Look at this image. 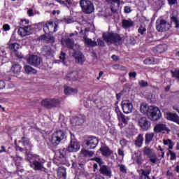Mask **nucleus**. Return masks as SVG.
<instances>
[{
	"label": "nucleus",
	"instance_id": "1",
	"mask_svg": "<svg viewBox=\"0 0 179 179\" xmlns=\"http://www.w3.org/2000/svg\"><path fill=\"white\" fill-rule=\"evenodd\" d=\"M30 20L27 19H21L19 22V27L17 29V34L21 37H26V36H30L31 33V25L29 24Z\"/></svg>",
	"mask_w": 179,
	"mask_h": 179
},
{
	"label": "nucleus",
	"instance_id": "2",
	"mask_svg": "<svg viewBox=\"0 0 179 179\" xmlns=\"http://www.w3.org/2000/svg\"><path fill=\"white\" fill-rule=\"evenodd\" d=\"M102 37L104 41L108 44H115L116 45H121V44H122V37L117 33H103Z\"/></svg>",
	"mask_w": 179,
	"mask_h": 179
},
{
	"label": "nucleus",
	"instance_id": "3",
	"mask_svg": "<svg viewBox=\"0 0 179 179\" xmlns=\"http://www.w3.org/2000/svg\"><path fill=\"white\" fill-rule=\"evenodd\" d=\"M31 167L35 171H43V173H48L46 168L44 167V163H45V160L41 159L40 156L37 155L36 157V159L32 162H30Z\"/></svg>",
	"mask_w": 179,
	"mask_h": 179
},
{
	"label": "nucleus",
	"instance_id": "4",
	"mask_svg": "<svg viewBox=\"0 0 179 179\" xmlns=\"http://www.w3.org/2000/svg\"><path fill=\"white\" fill-rule=\"evenodd\" d=\"M147 117L151 121H159L162 118V112L157 106H148Z\"/></svg>",
	"mask_w": 179,
	"mask_h": 179
},
{
	"label": "nucleus",
	"instance_id": "5",
	"mask_svg": "<svg viewBox=\"0 0 179 179\" xmlns=\"http://www.w3.org/2000/svg\"><path fill=\"white\" fill-rule=\"evenodd\" d=\"M41 106L45 108H55L61 106V101L58 99L46 98L41 101Z\"/></svg>",
	"mask_w": 179,
	"mask_h": 179
},
{
	"label": "nucleus",
	"instance_id": "6",
	"mask_svg": "<svg viewBox=\"0 0 179 179\" xmlns=\"http://www.w3.org/2000/svg\"><path fill=\"white\" fill-rule=\"evenodd\" d=\"M80 6L85 15H90L94 12V5L90 0H80Z\"/></svg>",
	"mask_w": 179,
	"mask_h": 179
},
{
	"label": "nucleus",
	"instance_id": "7",
	"mask_svg": "<svg viewBox=\"0 0 179 179\" xmlns=\"http://www.w3.org/2000/svg\"><path fill=\"white\" fill-rule=\"evenodd\" d=\"M64 139H65V133L64 131L57 130L52 134L50 142L53 146H58Z\"/></svg>",
	"mask_w": 179,
	"mask_h": 179
},
{
	"label": "nucleus",
	"instance_id": "8",
	"mask_svg": "<svg viewBox=\"0 0 179 179\" xmlns=\"http://www.w3.org/2000/svg\"><path fill=\"white\" fill-rule=\"evenodd\" d=\"M155 26L157 30L159 33H163V31H169V30H170L171 28V24L164 19H157L155 22Z\"/></svg>",
	"mask_w": 179,
	"mask_h": 179
},
{
	"label": "nucleus",
	"instance_id": "9",
	"mask_svg": "<svg viewBox=\"0 0 179 179\" xmlns=\"http://www.w3.org/2000/svg\"><path fill=\"white\" fill-rule=\"evenodd\" d=\"M138 127H140L141 131L146 132V131H149L152 128V122L145 117H143L138 120Z\"/></svg>",
	"mask_w": 179,
	"mask_h": 179
},
{
	"label": "nucleus",
	"instance_id": "10",
	"mask_svg": "<svg viewBox=\"0 0 179 179\" xmlns=\"http://www.w3.org/2000/svg\"><path fill=\"white\" fill-rule=\"evenodd\" d=\"M143 154L145 156H148L149 157L150 163H152V164H156V163H157V156L156 154L153 153V150L150 149V148L148 146L144 147Z\"/></svg>",
	"mask_w": 179,
	"mask_h": 179
},
{
	"label": "nucleus",
	"instance_id": "11",
	"mask_svg": "<svg viewBox=\"0 0 179 179\" xmlns=\"http://www.w3.org/2000/svg\"><path fill=\"white\" fill-rule=\"evenodd\" d=\"M85 145L87 149H95L99 145V139L94 136H90L85 141Z\"/></svg>",
	"mask_w": 179,
	"mask_h": 179
},
{
	"label": "nucleus",
	"instance_id": "12",
	"mask_svg": "<svg viewBox=\"0 0 179 179\" xmlns=\"http://www.w3.org/2000/svg\"><path fill=\"white\" fill-rule=\"evenodd\" d=\"M27 62H28L29 65L38 68V66H40V64L43 62V59L37 55H31L27 58Z\"/></svg>",
	"mask_w": 179,
	"mask_h": 179
},
{
	"label": "nucleus",
	"instance_id": "13",
	"mask_svg": "<svg viewBox=\"0 0 179 179\" xmlns=\"http://www.w3.org/2000/svg\"><path fill=\"white\" fill-rule=\"evenodd\" d=\"M50 27L51 29L53 28V31L55 33L57 31V29H58V22H55L53 21H50L46 22L43 25V31L46 34H48V33H51V31H50Z\"/></svg>",
	"mask_w": 179,
	"mask_h": 179
},
{
	"label": "nucleus",
	"instance_id": "14",
	"mask_svg": "<svg viewBox=\"0 0 179 179\" xmlns=\"http://www.w3.org/2000/svg\"><path fill=\"white\" fill-rule=\"evenodd\" d=\"M122 110L124 114H130L134 110V105L129 101H122Z\"/></svg>",
	"mask_w": 179,
	"mask_h": 179
},
{
	"label": "nucleus",
	"instance_id": "15",
	"mask_svg": "<svg viewBox=\"0 0 179 179\" xmlns=\"http://www.w3.org/2000/svg\"><path fill=\"white\" fill-rule=\"evenodd\" d=\"M67 149L70 153L79 152L80 149V145L78 143V141H71L69 145L67 147Z\"/></svg>",
	"mask_w": 179,
	"mask_h": 179
},
{
	"label": "nucleus",
	"instance_id": "16",
	"mask_svg": "<svg viewBox=\"0 0 179 179\" xmlns=\"http://www.w3.org/2000/svg\"><path fill=\"white\" fill-rule=\"evenodd\" d=\"M79 78V72L78 71H69L66 73L65 79L66 80H71L75 82Z\"/></svg>",
	"mask_w": 179,
	"mask_h": 179
},
{
	"label": "nucleus",
	"instance_id": "17",
	"mask_svg": "<svg viewBox=\"0 0 179 179\" xmlns=\"http://www.w3.org/2000/svg\"><path fill=\"white\" fill-rule=\"evenodd\" d=\"M58 151L59 159H64V162H67L69 156H71V152L68 150V148H60Z\"/></svg>",
	"mask_w": 179,
	"mask_h": 179
},
{
	"label": "nucleus",
	"instance_id": "18",
	"mask_svg": "<svg viewBox=\"0 0 179 179\" xmlns=\"http://www.w3.org/2000/svg\"><path fill=\"white\" fill-rule=\"evenodd\" d=\"M99 173L100 174H102V176H105L106 177H109V178H111L113 172L111 171V169L107 165H102L100 166Z\"/></svg>",
	"mask_w": 179,
	"mask_h": 179
},
{
	"label": "nucleus",
	"instance_id": "19",
	"mask_svg": "<svg viewBox=\"0 0 179 179\" xmlns=\"http://www.w3.org/2000/svg\"><path fill=\"white\" fill-rule=\"evenodd\" d=\"M144 65H157L160 64V59L155 57H150L143 60Z\"/></svg>",
	"mask_w": 179,
	"mask_h": 179
},
{
	"label": "nucleus",
	"instance_id": "20",
	"mask_svg": "<svg viewBox=\"0 0 179 179\" xmlns=\"http://www.w3.org/2000/svg\"><path fill=\"white\" fill-rule=\"evenodd\" d=\"M102 156L105 157H109L111 155H114V151L111 150L107 145L101 146L99 149Z\"/></svg>",
	"mask_w": 179,
	"mask_h": 179
},
{
	"label": "nucleus",
	"instance_id": "21",
	"mask_svg": "<svg viewBox=\"0 0 179 179\" xmlns=\"http://www.w3.org/2000/svg\"><path fill=\"white\" fill-rule=\"evenodd\" d=\"M117 119L120 122L119 127H120V128H124L125 125L128 124V122L129 121V117H128L127 116H125V115H124L123 113H122V115L118 116Z\"/></svg>",
	"mask_w": 179,
	"mask_h": 179
},
{
	"label": "nucleus",
	"instance_id": "22",
	"mask_svg": "<svg viewBox=\"0 0 179 179\" xmlns=\"http://www.w3.org/2000/svg\"><path fill=\"white\" fill-rule=\"evenodd\" d=\"M162 131H166V132H170V129L164 124H157L154 127V132H156V134L162 132Z\"/></svg>",
	"mask_w": 179,
	"mask_h": 179
},
{
	"label": "nucleus",
	"instance_id": "23",
	"mask_svg": "<svg viewBox=\"0 0 179 179\" xmlns=\"http://www.w3.org/2000/svg\"><path fill=\"white\" fill-rule=\"evenodd\" d=\"M166 120H168V121L176 122V124L179 125V116L177 115V113H173L170 112L166 113Z\"/></svg>",
	"mask_w": 179,
	"mask_h": 179
},
{
	"label": "nucleus",
	"instance_id": "24",
	"mask_svg": "<svg viewBox=\"0 0 179 179\" xmlns=\"http://www.w3.org/2000/svg\"><path fill=\"white\" fill-rule=\"evenodd\" d=\"M73 57V58H75L76 62H78V64H80L81 65H83L85 62V56L81 52H74Z\"/></svg>",
	"mask_w": 179,
	"mask_h": 179
},
{
	"label": "nucleus",
	"instance_id": "25",
	"mask_svg": "<svg viewBox=\"0 0 179 179\" xmlns=\"http://www.w3.org/2000/svg\"><path fill=\"white\" fill-rule=\"evenodd\" d=\"M10 71L15 75H19L22 72V66L17 62H13L11 66Z\"/></svg>",
	"mask_w": 179,
	"mask_h": 179
},
{
	"label": "nucleus",
	"instance_id": "26",
	"mask_svg": "<svg viewBox=\"0 0 179 179\" xmlns=\"http://www.w3.org/2000/svg\"><path fill=\"white\" fill-rule=\"evenodd\" d=\"M52 54V49L50 45H44L41 48V55L43 57H50Z\"/></svg>",
	"mask_w": 179,
	"mask_h": 179
},
{
	"label": "nucleus",
	"instance_id": "27",
	"mask_svg": "<svg viewBox=\"0 0 179 179\" xmlns=\"http://www.w3.org/2000/svg\"><path fill=\"white\" fill-rule=\"evenodd\" d=\"M13 161L15 163V166L17 169H22L23 167V158L16 155L13 157Z\"/></svg>",
	"mask_w": 179,
	"mask_h": 179
},
{
	"label": "nucleus",
	"instance_id": "28",
	"mask_svg": "<svg viewBox=\"0 0 179 179\" xmlns=\"http://www.w3.org/2000/svg\"><path fill=\"white\" fill-rule=\"evenodd\" d=\"M62 44H66L67 48L69 50H73V45L75 44V42L73 38H67V39H62Z\"/></svg>",
	"mask_w": 179,
	"mask_h": 179
},
{
	"label": "nucleus",
	"instance_id": "29",
	"mask_svg": "<svg viewBox=\"0 0 179 179\" xmlns=\"http://www.w3.org/2000/svg\"><path fill=\"white\" fill-rule=\"evenodd\" d=\"M143 134H138V136L136 138V140L134 141V145L136 148H142V145H143Z\"/></svg>",
	"mask_w": 179,
	"mask_h": 179
},
{
	"label": "nucleus",
	"instance_id": "30",
	"mask_svg": "<svg viewBox=\"0 0 179 179\" xmlns=\"http://www.w3.org/2000/svg\"><path fill=\"white\" fill-rule=\"evenodd\" d=\"M57 177L59 179H66V168H60L57 171Z\"/></svg>",
	"mask_w": 179,
	"mask_h": 179
},
{
	"label": "nucleus",
	"instance_id": "31",
	"mask_svg": "<svg viewBox=\"0 0 179 179\" xmlns=\"http://www.w3.org/2000/svg\"><path fill=\"white\" fill-rule=\"evenodd\" d=\"M8 48L9 50H10L11 51H13V52H17V50H19V48L20 47V45L17 43H10L8 42Z\"/></svg>",
	"mask_w": 179,
	"mask_h": 179
},
{
	"label": "nucleus",
	"instance_id": "32",
	"mask_svg": "<svg viewBox=\"0 0 179 179\" xmlns=\"http://www.w3.org/2000/svg\"><path fill=\"white\" fill-rule=\"evenodd\" d=\"M64 94H66V96H69L71 94H77L78 90L70 87H66L64 88Z\"/></svg>",
	"mask_w": 179,
	"mask_h": 179
},
{
	"label": "nucleus",
	"instance_id": "33",
	"mask_svg": "<svg viewBox=\"0 0 179 179\" xmlns=\"http://www.w3.org/2000/svg\"><path fill=\"white\" fill-rule=\"evenodd\" d=\"M155 138V133H147L145 135V145H149Z\"/></svg>",
	"mask_w": 179,
	"mask_h": 179
},
{
	"label": "nucleus",
	"instance_id": "34",
	"mask_svg": "<svg viewBox=\"0 0 179 179\" xmlns=\"http://www.w3.org/2000/svg\"><path fill=\"white\" fill-rule=\"evenodd\" d=\"M84 43L86 45H88V47H97V42L89 38H84Z\"/></svg>",
	"mask_w": 179,
	"mask_h": 179
},
{
	"label": "nucleus",
	"instance_id": "35",
	"mask_svg": "<svg viewBox=\"0 0 179 179\" xmlns=\"http://www.w3.org/2000/svg\"><path fill=\"white\" fill-rule=\"evenodd\" d=\"M20 143H22V146H30L31 142H30V138L23 136L21 138V141H19Z\"/></svg>",
	"mask_w": 179,
	"mask_h": 179
},
{
	"label": "nucleus",
	"instance_id": "36",
	"mask_svg": "<svg viewBox=\"0 0 179 179\" xmlns=\"http://www.w3.org/2000/svg\"><path fill=\"white\" fill-rule=\"evenodd\" d=\"M122 24L123 29H129V27L134 26V22L132 20H123Z\"/></svg>",
	"mask_w": 179,
	"mask_h": 179
},
{
	"label": "nucleus",
	"instance_id": "37",
	"mask_svg": "<svg viewBox=\"0 0 179 179\" xmlns=\"http://www.w3.org/2000/svg\"><path fill=\"white\" fill-rule=\"evenodd\" d=\"M82 155H83L84 157H93L94 155V151H89L86 149H83L81 150Z\"/></svg>",
	"mask_w": 179,
	"mask_h": 179
},
{
	"label": "nucleus",
	"instance_id": "38",
	"mask_svg": "<svg viewBox=\"0 0 179 179\" xmlns=\"http://www.w3.org/2000/svg\"><path fill=\"white\" fill-rule=\"evenodd\" d=\"M57 2L66 8H69L72 5V0H58Z\"/></svg>",
	"mask_w": 179,
	"mask_h": 179
},
{
	"label": "nucleus",
	"instance_id": "39",
	"mask_svg": "<svg viewBox=\"0 0 179 179\" xmlns=\"http://www.w3.org/2000/svg\"><path fill=\"white\" fill-rule=\"evenodd\" d=\"M163 143L169 146V150H171L174 148V143L171 139L164 140Z\"/></svg>",
	"mask_w": 179,
	"mask_h": 179
},
{
	"label": "nucleus",
	"instance_id": "40",
	"mask_svg": "<svg viewBox=\"0 0 179 179\" xmlns=\"http://www.w3.org/2000/svg\"><path fill=\"white\" fill-rule=\"evenodd\" d=\"M171 22L174 23L176 29H179V20L177 16L171 15Z\"/></svg>",
	"mask_w": 179,
	"mask_h": 179
},
{
	"label": "nucleus",
	"instance_id": "41",
	"mask_svg": "<svg viewBox=\"0 0 179 179\" xmlns=\"http://www.w3.org/2000/svg\"><path fill=\"white\" fill-rule=\"evenodd\" d=\"M24 71L26 73H37V70L29 65L24 66Z\"/></svg>",
	"mask_w": 179,
	"mask_h": 179
},
{
	"label": "nucleus",
	"instance_id": "42",
	"mask_svg": "<svg viewBox=\"0 0 179 179\" xmlns=\"http://www.w3.org/2000/svg\"><path fill=\"white\" fill-rule=\"evenodd\" d=\"M90 160L91 162H96L99 164V167H101L103 164H104V162H103V159L100 157H95L94 158H91Z\"/></svg>",
	"mask_w": 179,
	"mask_h": 179
},
{
	"label": "nucleus",
	"instance_id": "43",
	"mask_svg": "<svg viewBox=\"0 0 179 179\" xmlns=\"http://www.w3.org/2000/svg\"><path fill=\"white\" fill-rule=\"evenodd\" d=\"M149 110V106L145 104H141L140 107V111L143 114H148V111Z\"/></svg>",
	"mask_w": 179,
	"mask_h": 179
},
{
	"label": "nucleus",
	"instance_id": "44",
	"mask_svg": "<svg viewBox=\"0 0 179 179\" xmlns=\"http://www.w3.org/2000/svg\"><path fill=\"white\" fill-rule=\"evenodd\" d=\"M141 176H143V177H145V178L151 179L150 176H149V174H150L152 173V170L150 169V170L145 171V170L141 169Z\"/></svg>",
	"mask_w": 179,
	"mask_h": 179
},
{
	"label": "nucleus",
	"instance_id": "45",
	"mask_svg": "<svg viewBox=\"0 0 179 179\" xmlns=\"http://www.w3.org/2000/svg\"><path fill=\"white\" fill-rule=\"evenodd\" d=\"M171 74L172 78H175L179 80V69H176L175 71L171 70Z\"/></svg>",
	"mask_w": 179,
	"mask_h": 179
},
{
	"label": "nucleus",
	"instance_id": "46",
	"mask_svg": "<svg viewBox=\"0 0 179 179\" xmlns=\"http://www.w3.org/2000/svg\"><path fill=\"white\" fill-rule=\"evenodd\" d=\"M117 105H118V101L115 103V112L116 113L117 116L120 117L122 114V112H121V110H120V107H118Z\"/></svg>",
	"mask_w": 179,
	"mask_h": 179
},
{
	"label": "nucleus",
	"instance_id": "47",
	"mask_svg": "<svg viewBox=\"0 0 179 179\" xmlns=\"http://www.w3.org/2000/svg\"><path fill=\"white\" fill-rule=\"evenodd\" d=\"M135 162L136 164H138V166H141L143 162V159H142V155H137Z\"/></svg>",
	"mask_w": 179,
	"mask_h": 179
},
{
	"label": "nucleus",
	"instance_id": "48",
	"mask_svg": "<svg viewBox=\"0 0 179 179\" xmlns=\"http://www.w3.org/2000/svg\"><path fill=\"white\" fill-rule=\"evenodd\" d=\"M164 51H166L164 45H159L158 46H157V52H158L159 54H162V52H164Z\"/></svg>",
	"mask_w": 179,
	"mask_h": 179
},
{
	"label": "nucleus",
	"instance_id": "49",
	"mask_svg": "<svg viewBox=\"0 0 179 179\" xmlns=\"http://www.w3.org/2000/svg\"><path fill=\"white\" fill-rule=\"evenodd\" d=\"M138 85L140 87H148V86H149V83L143 80H140Z\"/></svg>",
	"mask_w": 179,
	"mask_h": 179
},
{
	"label": "nucleus",
	"instance_id": "50",
	"mask_svg": "<svg viewBox=\"0 0 179 179\" xmlns=\"http://www.w3.org/2000/svg\"><path fill=\"white\" fill-rule=\"evenodd\" d=\"M117 167L120 168V171H121V173H123V174H127V168H125V165L118 164Z\"/></svg>",
	"mask_w": 179,
	"mask_h": 179
},
{
	"label": "nucleus",
	"instance_id": "51",
	"mask_svg": "<svg viewBox=\"0 0 179 179\" xmlns=\"http://www.w3.org/2000/svg\"><path fill=\"white\" fill-rule=\"evenodd\" d=\"M138 31L139 34H141V36H143L146 33V28L143 27V26L141 25L138 29Z\"/></svg>",
	"mask_w": 179,
	"mask_h": 179
},
{
	"label": "nucleus",
	"instance_id": "52",
	"mask_svg": "<svg viewBox=\"0 0 179 179\" xmlns=\"http://www.w3.org/2000/svg\"><path fill=\"white\" fill-rule=\"evenodd\" d=\"M169 153L170 154V160H176L177 159V155H176V152L171 151V150H169Z\"/></svg>",
	"mask_w": 179,
	"mask_h": 179
},
{
	"label": "nucleus",
	"instance_id": "53",
	"mask_svg": "<svg viewBox=\"0 0 179 179\" xmlns=\"http://www.w3.org/2000/svg\"><path fill=\"white\" fill-rule=\"evenodd\" d=\"M99 47H105L106 43H104V41H103L101 38H98L97 39V43Z\"/></svg>",
	"mask_w": 179,
	"mask_h": 179
},
{
	"label": "nucleus",
	"instance_id": "54",
	"mask_svg": "<svg viewBox=\"0 0 179 179\" xmlns=\"http://www.w3.org/2000/svg\"><path fill=\"white\" fill-rule=\"evenodd\" d=\"M106 2L108 3H111V5H113V3H117V5H120L121 3L120 0H106Z\"/></svg>",
	"mask_w": 179,
	"mask_h": 179
},
{
	"label": "nucleus",
	"instance_id": "55",
	"mask_svg": "<svg viewBox=\"0 0 179 179\" xmlns=\"http://www.w3.org/2000/svg\"><path fill=\"white\" fill-rule=\"evenodd\" d=\"M169 5L173 6V5H177L178 3V0H167Z\"/></svg>",
	"mask_w": 179,
	"mask_h": 179
},
{
	"label": "nucleus",
	"instance_id": "56",
	"mask_svg": "<svg viewBox=\"0 0 179 179\" xmlns=\"http://www.w3.org/2000/svg\"><path fill=\"white\" fill-rule=\"evenodd\" d=\"M136 71H133V72H129V78L130 79H135V78H136Z\"/></svg>",
	"mask_w": 179,
	"mask_h": 179
},
{
	"label": "nucleus",
	"instance_id": "57",
	"mask_svg": "<svg viewBox=\"0 0 179 179\" xmlns=\"http://www.w3.org/2000/svg\"><path fill=\"white\" fill-rule=\"evenodd\" d=\"M3 31H9L10 30V26L8 24H5L3 25Z\"/></svg>",
	"mask_w": 179,
	"mask_h": 179
},
{
	"label": "nucleus",
	"instance_id": "58",
	"mask_svg": "<svg viewBox=\"0 0 179 179\" xmlns=\"http://www.w3.org/2000/svg\"><path fill=\"white\" fill-rule=\"evenodd\" d=\"M27 15H28V16H29V17L34 16V12L33 11L32 8H29L27 10Z\"/></svg>",
	"mask_w": 179,
	"mask_h": 179
},
{
	"label": "nucleus",
	"instance_id": "59",
	"mask_svg": "<svg viewBox=\"0 0 179 179\" xmlns=\"http://www.w3.org/2000/svg\"><path fill=\"white\" fill-rule=\"evenodd\" d=\"M15 55L17 57V58H19L20 59H23V58H24V57L23 56V55H22V53L19 52H15Z\"/></svg>",
	"mask_w": 179,
	"mask_h": 179
},
{
	"label": "nucleus",
	"instance_id": "60",
	"mask_svg": "<svg viewBox=\"0 0 179 179\" xmlns=\"http://www.w3.org/2000/svg\"><path fill=\"white\" fill-rule=\"evenodd\" d=\"M124 13H131V7L126 6H124Z\"/></svg>",
	"mask_w": 179,
	"mask_h": 179
},
{
	"label": "nucleus",
	"instance_id": "61",
	"mask_svg": "<svg viewBox=\"0 0 179 179\" xmlns=\"http://www.w3.org/2000/svg\"><path fill=\"white\" fill-rule=\"evenodd\" d=\"M66 55V52H61V55L59 56V59L62 60V61H65V56Z\"/></svg>",
	"mask_w": 179,
	"mask_h": 179
},
{
	"label": "nucleus",
	"instance_id": "62",
	"mask_svg": "<svg viewBox=\"0 0 179 179\" xmlns=\"http://www.w3.org/2000/svg\"><path fill=\"white\" fill-rule=\"evenodd\" d=\"M83 122H85V120L82 118H78L77 120V124L78 125H82V124H83Z\"/></svg>",
	"mask_w": 179,
	"mask_h": 179
},
{
	"label": "nucleus",
	"instance_id": "63",
	"mask_svg": "<svg viewBox=\"0 0 179 179\" xmlns=\"http://www.w3.org/2000/svg\"><path fill=\"white\" fill-rule=\"evenodd\" d=\"M64 23H66L67 24H69V23H72V19H71V18H64Z\"/></svg>",
	"mask_w": 179,
	"mask_h": 179
},
{
	"label": "nucleus",
	"instance_id": "64",
	"mask_svg": "<svg viewBox=\"0 0 179 179\" xmlns=\"http://www.w3.org/2000/svg\"><path fill=\"white\" fill-rule=\"evenodd\" d=\"M4 87H5V81L0 80V90L4 89Z\"/></svg>",
	"mask_w": 179,
	"mask_h": 179
}]
</instances>
